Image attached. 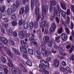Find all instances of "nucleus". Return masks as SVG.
<instances>
[{
  "mask_svg": "<svg viewBox=\"0 0 74 74\" xmlns=\"http://www.w3.org/2000/svg\"><path fill=\"white\" fill-rule=\"evenodd\" d=\"M48 5L44 6V5H42V12L41 16H40V18H41L42 20H43L44 19V14H46L47 12L48 11Z\"/></svg>",
  "mask_w": 74,
  "mask_h": 74,
  "instance_id": "obj_1",
  "label": "nucleus"
},
{
  "mask_svg": "<svg viewBox=\"0 0 74 74\" xmlns=\"http://www.w3.org/2000/svg\"><path fill=\"white\" fill-rule=\"evenodd\" d=\"M40 62L41 63L45 65V66H44L42 64H40L39 67L40 68H41V69L45 70V69H47L46 67H49V64L48 62H46L45 61L41 60L40 61Z\"/></svg>",
  "mask_w": 74,
  "mask_h": 74,
  "instance_id": "obj_2",
  "label": "nucleus"
},
{
  "mask_svg": "<svg viewBox=\"0 0 74 74\" xmlns=\"http://www.w3.org/2000/svg\"><path fill=\"white\" fill-rule=\"evenodd\" d=\"M41 49L42 52H44V53H42V55H43L44 57H45V56H47L49 55V51L48 50L47 51L46 50V47L45 45H41Z\"/></svg>",
  "mask_w": 74,
  "mask_h": 74,
  "instance_id": "obj_3",
  "label": "nucleus"
},
{
  "mask_svg": "<svg viewBox=\"0 0 74 74\" xmlns=\"http://www.w3.org/2000/svg\"><path fill=\"white\" fill-rule=\"evenodd\" d=\"M40 9L38 8H36L35 9V14L37 21H40L41 17V14L40 13Z\"/></svg>",
  "mask_w": 74,
  "mask_h": 74,
  "instance_id": "obj_4",
  "label": "nucleus"
},
{
  "mask_svg": "<svg viewBox=\"0 0 74 74\" xmlns=\"http://www.w3.org/2000/svg\"><path fill=\"white\" fill-rule=\"evenodd\" d=\"M29 40L30 41V44H32L33 43L34 45H37V42L35 41V39H34V37H30L29 38Z\"/></svg>",
  "mask_w": 74,
  "mask_h": 74,
  "instance_id": "obj_5",
  "label": "nucleus"
},
{
  "mask_svg": "<svg viewBox=\"0 0 74 74\" xmlns=\"http://www.w3.org/2000/svg\"><path fill=\"white\" fill-rule=\"evenodd\" d=\"M27 32V31L26 30L22 31L20 32L19 35V36L20 38H21V39H23V38H24V37H25V34H24V33H26Z\"/></svg>",
  "mask_w": 74,
  "mask_h": 74,
  "instance_id": "obj_6",
  "label": "nucleus"
},
{
  "mask_svg": "<svg viewBox=\"0 0 74 74\" xmlns=\"http://www.w3.org/2000/svg\"><path fill=\"white\" fill-rule=\"evenodd\" d=\"M20 49L22 53H27V50L23 46L21 47Z\"/></svg>",
  "mask_w": 74,
  "mask_h": 74,
  "instance_id": "obj_7",
  "label": "nucleus"
},
{
  "mask_svg": "<svg viewBox=\"0 0 74 74\" xmlns=\"http://www.w3.org/2000/svg\"><path fill=\"white\" fill-rule=\"evenodd\" d=\"M19 65L21 70L23 71V72H26V68H25V67L23 66L22 64L20 63Z\"/></svg>",
  "mask_w": 74,
  "mask_h": 74,
  "instance_id": "obj_8",
  "label": "nucleus"
},
{
  "mask_svg": "<svg viewBox=\"0 0 74 74\" xmlns=\"http://www.w3.org/2000/svg\"><path fill=\"white\" fill-rule=\"evenodd\" d=\"M53 63L54 66L58 67L59 65V61L58 60L56 59L54 60Z\"/></svg>",
  "mask_w": 74,
  "mask_h": 74,
  "instance_id": "obj_9",
  "label": "nucleus"
},
{
  "mask_svg": "<svg viewBox=\"0 0 74 74\" xmlns=\"http://www.w3.org/2000/svg\"><path fill=\"white\" fill-rule=\"evenodd\" d=\"M63 41H66L67 40V36L65 34H62L61 35Z\"/></svg>",
  "mask_w": 74,
  "mask_h": 74,
  "instance_id": "obj_10",
  "label": "nucleus"
},
{
  "mask_svg": "<svg viewBox=\"0 0 74 74\" xmlns=\"http://www.w3.org/2000/svg\"><path fill=\"white\" fill-rule=\"evenodd\" d=\"M11 71L12 73L16 74V73H17V72H18V71H19V69H16L15 68H13L12 69Z\"/></svg>",
  "mask_w": 74,
  "mask_h": 74,
  "instance_id": "obj_11",
  "label": "nucleus"
},
{
  "mask_svg": "<svg viewBox=\"0 0 74 74\" xmlns=\"http://www.w3.org/2000/svg\"><path fill=\"white\" fill-rule=\"evenodd\" d=\"M37 33L38 36L40 38H42V33L40 29H38Z\"/></svg>",
  "mask_w": 74,
  "mask_h": 74,
  "instance_id": "obj_12",
  "label": "nucleus"
},
{
  "mask_svg": "<svg viewBox=\"0 0 74 74\" xmlns=\"http://www.w3.org/2000/svg\"><path fill=\"white\" fill-rule=\"evenodd\" d=\"M4 48L5 50L6 51L8 55L11 56H13L12 55V54H11V52H10V50H8V49H7L6 47H4Z\"/></svg>",
  "mask_w": 74,
  "mask_h": 74,
  "instance_id": "obj_13",
  "label": "nucleus"
},
{
  "mask_svg": "<svg viewBox=\"0 0 74 74\" xmlns=\"http://www.w3.org/2000/svg\"><path fill=\"white\" fill-rule=\"evenodd\" d=\"M58 50L59 51V52L60 53V54L62 56H64L65 54L64 53H63V47H59L58 48Z\"/></svg>",
  "mask_w": 74,
  "mask_h": 74,
  "instance_id": "obj_14",
  "label": "nucleus"
},
{
  "mask_svg": "<svg viewBox=\"0 0 74 74\" xmlns=\"http://www.w3.org/2000/svg\"><path fill=\"white\" fill-rule=\"evenodd\" d=\"M11 19V20L13 21H17L16 16L14 14H13L12 15Z\"/></svg>",
  "mask_w": 74,
  "mask_h": 74,
  "instance_id": "obj_15",
  "label": "nucleus"
},
{
  "mask_svg": "<svg viewBox=\"0 0 74 74\" xmlns=\"http://www.w3.org/2000/svg\"><path fill=\"white\" fill-rule=\"evenodd\" d=\"M47 22L46 21H43L40 24V26L41 27H44L45 26L46 24H47Z\"/></svg>",
  "mask_w": 74,
  "mask_h": 74,
  "instance_id": "obj_16",
  "label": "nucleus"
},
{
  "mask_svg": "<svg viewBox=\"0 0 74 74\" xmlns=\"http://www.w3.org/2000/svg\"><path fill=\"white\" fill-rule=\"evenodd\" d=\"M44 41L45 42H48L49 41V38L47 36H45L44 38Z\"/></svg>",
  "mask_w": 74,
  "mask_h": 74,
  "instance_id": "obj_17",
  "label": "nucleus"
},
{
  "mask_svg": "<svg viewBox=\"0 0 74 74\" xmlns=\"http://www.w3.org/2000/svg\"><path fill=\"white\" fill-rule=\"evenodd\" d=\"M54 10L56 13V14L57 15V16H60L61 14V11H58V10H56L55 9H54Z\"/></svg>",
  "mask_w": 74,
  "mask_h": 74,
  "instance_id": "obj_18",
  "label": "nucleus"
},
{
  "mask_svg": "<svg viewBox=\"0 0 74 74\" xmlns=\"http://www.w3.org/2000/svg\"><path fill=\"white\" fill-rule=\"evenodd\" d=\"M61 7L63 10H67V6H66V5H65V4L61 3Z\"/></svg>",
  "mask_w": 74,
  "mask_h": 74,
  "instance_id": "obj_19",
  "label": "nucleus"
},
{
  "mask_svg": "<svg viewBox=\"0 0 74 74\" xmlns=\"http://www.w3.org/2000/svg\"><path fill=\"white\" fill-rule=\"evenodd\" d=\"M12 29L11 28L8 29L7 30V33H8V35L9 36H10L12 34Z\"/></svg>",
  "mask_w": 74,
  "mask_h": 74,
  "instance_id": "obj_20",
  "label": "nucleus"
},
{
  "mask_svg": "<svg viewBox=\"0 0 74 74\" xmlns=\"http://www.w3.org/2000/svg\"><path fill=\"white\" fill-rule=\"evenodd\" d=\"M60 36L56 37L55 38V41L59 43L60 42Z\"/></svg>",
  "mask_w": 74,
  "mask_h": 74,
  "instance_id": "obj_21",
  "label": "nucleus"
},
{
  "mask_svg": "<svg viewBox=\"0 0 74 74\" xmlns=\"http://www.w3.org/2000/svg\"><path fill=\"white\" fill-rule=\"evenodd\" d=\"M29 24L28 22H26L24 24V29H27L29 27Z\"/></svg>",
  "mask_w": 74,
  "mask_h": 74,
  "instance_id": "obj_22",
  "label": "nucleus"
},
{
  "mask_svg": "<svg viewBox=\"0 0 74 74\" xmlns=\"http://www.w3.org/2000/svg\"><path fill=\"white\" fill-rule=\"evenodd\" d=\"M26 64L27 65H28V66H32V62H31V61L29 60H28L26 62Z\"/></svg>",
  "mask_w": 74,
  "mask_h": 74,
  "instance_id": "obj_23",
  "label": "nucleus"
},
{
  "mask_svg": "<svg viewBox=\"0 0 74 74\" xmlns=\"http://www.w3.org/2000/svg\"><path fill=\"white\" fill-rule=\"evenodd\" d=\"M16 6L15 4H13L12 6V10L13 11H15L16 10Z\"/></svg>",
  "mask_w": 74,
  "mask_h": 74,
  "instance_id": "obj_24",
  "label": "nucleus"
},
{
  "mask_svg": "<svg viewBox=\"0 0 74 74\" xmlns=\"http://www.w3.org/2000/svg\"><path fill=\"white\" fill-rule=\"evenodd\" d=\"M57 9H56V8H54V9H56V10H57L58 11H61L62 12L63 10H62V9L60 7L59 5H57Z\"/></svg>",
  "mask_w": 74,
  "mask_h": 74,
  "instance_id": "obj_25",
  "label": "nucleus"
},
{
  "mask_svg": "<svg viewBox=\"0 0 74 74\" xmlns=\"http://www.w3.org/2000/svg\"><path fill=\"white\" fill-rule=\"evenodd\" d=\"M21 44L23 47H24V48H26V46H27V43H26L24 42H23V41H21Z\"/></svg>",
  "mask_w": 74,
  "mask_h": 74,
  "instance_id": "obj_26",
  "label": "nucleus"
},
{
  "mask_svg": "<svg viewBox=\"0 0 74 74\" xmlns=\"http://www.w3.org/2000/svg\"><path fill=\"white\" fill-rule=\"evenodd\" d=\"M61 14L63 18H66V13L63 10L61 12Z\"/></svg>",
  "mask_w": 74,
  "mask_h": 74,
  "instance_id": "obj_27",
  "label": "nucleus"
},
{
  "mask_svg": "<svg viewBox=\"0 0 74 74\" xmlns=\"http://www.w3.org/2000/svg\"><path fill=\"white\" fill-rule=\"evenodd\" d=\"M1 60L3 63H6V59H5V58L2 57L1 58Z\"/></svg>",
  "mask_w": 74,
  "mask_h": 74,
  "instance_id": "obj_28",
  "label": "nucleus"
},
{
  "mask_svg": "<svg viewBox=\"0 0 74 74\" xmlns=\"http://www.w3.org/2000/svg\"><path fill=\"white\" fill-rule=\"evenodd\" d=\"M12 10L11 8H8V9L7 12L9 15H11L12 14Z\"/></svg>",
  "mask_w": 74,
  "mask_h": 74,
  "instance_id": "obj_29",
  "label": "nucleus"
},
{
  "mask_svg": "<svg viewBox=\"0 0 74 74\" xmlns=\"http://www.w3.org/2000/svg\"><path fill=\"white\" fill-rule=\"evenodd\" d=\"M24 12L25 9H24V8H22L20 11L19 13L20 14H23L24 13Z\"/></svg>",
  "mask_w": 74,
  "mask_h": 74,
  "instance_id": "obj_30",
  "label": "nucleus"
},
{
  "mask_svg": "<svg viewBox=\"0 0 74 74\" xmlns=\"http://www.w3.org/2000/svg\"><path fill=\"white\" fill-rule=\"evenodd\" d=\"M29 26L30 29H32L33 28V26H34V23L33 22H32L30 23Z\"/></svg>",
  "mask_w": 74,
  "mask_h": 74,
  "instance_id": "obj_31",
  "label": "nucleus"
},
{
  "mask_svg": "<svg viewBox=\"0 0 74 74\" xmlns=\"http://www.w3.org/2000/svg\"><path fill=\"white\" fill-rule=\"evenodd\" d=\"M7 65L8 66H9V67H13L14 66V65L12 64V62H8L7 63Z\"/></svg>",
  "mask_w": 74,
  "mask_h": 74,
  "instance_id": "obj_32",
  "label": "nucleus"
},
{
  "mask_svg": "<svg viewBox=\"0 0 74 74\" xmlns=\"http://www.w3.org/2000/svg\"><path fill=\"white\" fill-rule=\"evenodd\" d=\"M50 3L52 5L54 6L56 5V1H50Z\"/></svg>",
  "mask_w": 74,
  "mask_h": 74,
  "instance_id": "obj_33",
  "label": "nucleus"
},
{
  "mask_svg": "<svg viewBox=\"0 0 74 74\" xmlns=\"http://www.w3.org/2000/svg\"><path fill=\"white\" fill-rule=\"evenodd\" d=\"M10 45H14V42L11 40H10L8 42Z\"/></svg>",
  "mask_w": 74,
  "mask_h": 74,
  "instance_id": "obj_34",
  "label": "nucleus"
},
{
  "mask_svg": "<svg viewBox=\"0 0 74 74\" xmlns=\"http://www.w3.org/2000/svg\"><path fill=\"white\" fill-rule=\"evenodd\" d=\"M56 28L54 27H51V29L50 30L49 32L50 33H52V32H54L55 30V29Z\"/></svg>",
  "mask_w": 74,
  "mask_h": 74,
  "instance_id": "obj_35",
  "label": "nucleus"
},
{
  "mask_svg": "<svg viewBox=\"0 0 74 74\" xmlns=\"http://www.w3.org/2000/svg\"><path fill=\"white\" fill-rule=\"evenodd\" d=\"M5 10V6H2L1 8L0 7V11H1V12H3Z\"/></svg>",
  "mask_w": 74,
  "mask_h": 74,
  "instance_id": "obj_36",
  "label": "nucleus"
},
{
  "mask_svg": "<svg viewBox=\"0 0 74 74\" xmlns=\"http://www.w3.org/2000/svg\"><path fill=\"white\" fill-rule=\"evenodd\" d=\"M2 42L5 44H6L7 43H8V41L7 39L5 38L3 39V40L2 41Z\"/></svg>",
  "mask_w": 74,
  "mask_h": 74,
  "instance_id": "obj_37",
  "label": "nucleus"
},
{
  "mask_svg": "<svg viewBox=\"0 0 74 74\" xmlns=\"http://www.w3.org/2000/svg\"><path fill=\"white\" fill-rule=\"evenodd\" d=\"M66 70L68 71V72H69V73H71V69H70V68L69 67H66Z\"/></svg>",
  "mask_w": 74,
  "mask_h": 74,
  "instance_id": "obj_38",
  "label": "nucleus"
},
{
  "mask_svg": "<svg viewBox=\"0 0 74 74\" xmlns=\"http://www.w3.org/2000/svg\"><path fill=\"white\" fill-rule=\"evenodd\" d=\"M55 14L54 13H53L51 16V20H53V19H55Z\"/></svg>",
  "mask_w": 74,
  "mask_h": 74,
  "instance_id": "obj_39",
  "label": "nucleus"
},
{
  "mask_svg": "<svg viewBox=\"0 0 74 74\" xmlns=\"http://www.w3.org/2000/svg\"><path fill=\"white\" fill-rule=\"evenodd\" d=\"M17 22L16 21H13L12 22V25L13 26H16L17 25Z\"/></svg>",
  "mask_w": 74,
  "mask_h": 74,
  "instance_id": "obj_40",
  "label": "nucleus"
},
{
  "mask_svg": "<svg viewBox=\"0 0 74 74\" xmlns=\"http://www.w3.org/2000/svg\"><path fill=\"white\" fill-rule=\"evenodd\" d=\"M63 31V28L62 27H61L60 28V29L58 31V34H61L62 33V31Z\"/></svg>",
  "mask_w": 74,
  "mask_h": 74,
  "instance_id": "obj_41",
  "label": "nucleus"
},
{
  "mask_svg": "<svg viewBox=\"0 0 74 74\" xmlns=\"http://www.w3.org/2000/svg\"><path fill=\"white\" fill-rule=\"evenodd\" d=\"M29 11V7L28 6H27L25 7V12H27Z\"/></svg>",
  "mask_w": 74,
  "mask_h": 74,
  "instance_id": "obj_42",
  "label": "nucleus"
},
{
  "mask_svg": "<svg viewBox=\"0 0 74 74\" xmlns=\"http://www.w3.org/2000/svg\"><path fill=\"white\" fill-rule=\"evenodd\" d=\"M31 7L32 8H34V4L33 3V0H32L31 3Z\"/></svg>",
  "mask_w": 74,
  "mask_h": 74,
  "instance_id": "obj_43",
  "label": "nucleus"
},
{
  "mask_svg": "<svg viewBox=\"0 0 74 74\" xmlns=\"http://www.w3.org/2000/svg\"><path fill=\"white\" fill-rule=\"evenodd\" d=\"M30 36V34L29 33L26 34L25 35V38H29Z\"/></svg>",
  "mask_w": 74,
  "mask_h": 74,
  "instance_id": "obj_44",
  "label": "nucleus"
},
{
  "mask_svg": "<svg viewBox=\"0 0 74 74\" xmlns=\"http://www.w3.org/2000/svg\"><path fill=\"white\" fill-rule=\"evenodd\" d=\"M21 3L22 2L21 1H16V5L17 6H19V5H21Z\"/></svg>",
  "mask_w": 74,
  "mask_h": 74,
  "instance_id": "obj_45",
  "label": "nucleus"
},
{
  "mask_svg": "<svg viewBox=\"0 0 74 74\" xmlns=\"http://www.w3.org/2000/svg\"><path fill=\"white\" fill-rule=\"evenodd\" d=\"M28 52L31 55H32L33 53V51L32 49H28Z\"/></svg>",
  "mask_w": 74,
  "mask_h": 74,
  "instance_id": "obj_46",
  "label": "nucleus"
},
{
  "mask_svg": "<svg viewBox=\"0 0 74 74\" xmlns=\"http://www.w3.org/2000/svg\"><path fill=\"white\" fill-rule=\"evenodd\" d=\"M0 28L1 29V32L4 33V28H3V27L0 24Z\"/></svg>",
  "mask_w": 74,
  "mask_h": 74,
  "instance_id": "obj_47",
  "label": "nucleus"
},
{
  "mask_svg": "<svg viewBox=\"0 0 74 74\" xmlns=\"http://www.w3.org/2000/svg\"><path fill=\"white\" fill-rule=\"evenodd\" d=\"M13 36L14 37H17L18 36V34H17V32L16 31H14L13 33Z\"/></svg>",
  "mask_w": 74,
  "mask_h": 74,
  "instance_id": "obj_48",
  "label": "nucleus"
},
{
  "mask_svg": "<svg viewBox=\"0 0 74 74\" xmlns=\"http://www.w3.org/2000/svg\"><path fill=\"white\" fill-rule=\"evenodd\" d=\"M52 60V58L51 57H48L46 59V61L47 62H50Z\"/></svg>",
  "mask_w": 74,
  "mask_h": 74,
  "instance_id": "obj_49",
  "label": "nucleus"
},
{
  "mask_svg": "<svg viewBox=\"0 0 74 74\" xmlns=\"http://www.w3.org/2000/svg\"><path fill=\"white\" fill-rule=\"evenodd\" d=\"M70 60H74V55L72 54L70 57Z\"/></svg>",
  "mask_w": 74,
  "mask_h": 74,
  "instance_id": "obj_50",
  "label": "nucleus"
},
{
  "mask_svg": "<svg viewBox=\"0 0 74 74\" xmlns=\"http://www.w3.org/2000/svg\"><path fill=\"white\" fill-rule=\"evenodd\" d=\"M3 48H4V45L2 43L0 42V49H3Z\"/></svg>",
  "mask_w": 74,
  "mask_h": 74,
  "instance_id": "obj_51",
  "label": "nucleus"
},
{
  "mask_svg": "<svg viewBox=\"0 0 74 74\" xmlns=\"http://www.w3.org/2000/svg\"><path fill=\"white\" fill-rule=\"evenodd\" d=\"M65 30L66 32V33L67 34H69L70 33V30L67 27H66L65 28Z\"/></svg>",
  "mask_w": 74,
  "mask_h": 74,
  "instance_id": "obj_52",
  "label": "nucleus"
},
{
  "mask_svg": "<svg viewBox=\"0 0 74 74\" xmlns=\"http://www.w3.org/2000/svg\"><path fill=\"white\" fill-rule=\"evenodd\" d=\"M52 42H53L51 41L49 42L48 43V45L49 46V47H52Z\"/></svg>",
  "mask_w": 74,
  "mask_h": 74,
  "instance_id": "obj_53",
  "label": "nucleus"
},
{
  "mask_svg": "<svg viewBox=\"0 0 74 74\" xmlns=\"http://www.w3.org/2000/svg\"><path fill=\"white\" fill-rule=\"evenodd\" d=\"M15 54L16 55H20V52H19V50L17 49L16 51H15V52H14Z\"/></svg>",
  "mask_w": 74,
  "mask_h": 74,
  "instance_id": "obj_54",
  "label": "nucleus"
},
{
  "mask_svg": "<svg viewBox=\"0 0 74 74\" xmlns=\"http://www.w3.org/2000/svg\"><path fill=\"white\" fill-rule=\"evenodd\" d=\"M56 21L57 23H59L60 22V19L57 17H56Z\"/></svg>",
  "mask_w": 74,
  "mask_h": 74,
  "instance_id": "obj_55",
  "label": "nucleus"
},
{
  "mask_svg": "<svg viewBox=\"0 0 74 74\" xmlns=\"http://www.w3.org/2000/svg\"><path fill=\"white\" fill-rule=\"evenodd\" d=\"M67 23L68 24L70 23V17L67 16L66 18Z\"/></svg>",
  "mask_w": 74,
  "mask_h": 74,
  "instance_id": "obj_56",
  "label": "nucleus"
},
{
  "mask_svg": "<svg viewBox=\"0 0 74 74\" xmlns=\"http://www.w3.org/2000/svg\"><path fill=\"white\" fill-rule=\"evenodd\" d=\"M49 11L50 12H52L53 11V7L52 6L50 7Z\"/></svg>",
  "mask_w": 74,
  "mask_h": 74,
  "instance_id": "obj_57",
  "label": "nucleus"
},
{
  "mask_svg": "<svg viewBox=\"0 0 74 74\" xmlns=\"http://www.w3.org/2000/svg\"><path fill=\"white\" fill-rule=\"evenodd\" d=\"M73 49L74 46H72L71 49L70 50H69V52H70V53H72V52H73Z\"/></svg>",
  "mask_w": 74,
  "mask_h": 74,
  "instance_id": "obj_58",
  "label": "nucleus"
},
{
  "mask_svg": "<svg viewBox=\"0 0 74 74\" xmlns=\"http://www.w3.org/2000/svg\"><path fill=\"white\" fill-rule=\"evenodd\" d=\"M62 65L64 66H66V65H67V64H66V62H65L64 61L62 62Z\"/></svg>",
  "mask_w": 74,
  "mask_h": 74,
  "instance_id": "obj_59",
  "label": "nucleus"
},
{
  "mask_svg": "<svg viewBox=\"0 0 74 74\" xmlns=\"http://www.w3.org/2000/svg\"><path fill=\"white\" fill-rule=\"evenodd\" d=\"M5 38L2 37H0V41H1V42H2L4 40V39Z\"/></svg>",
  "mask_w": 74,
  "mask_h": 74,
  "instance_id": "obj_60",
  "label": "nucleus"
},
{
  "mask_svg": "<svg viewBox=\"0 0 74 74\" xmlns=\"http://www.w3.org/2000/svg\"><path fill=\"white\" fill-rule=\"evenodd\" d=\"M70 10L69 9H67V15H69L70 14Z\"/></svg>",
  "mask_w": 74,
  "mask_h": 74,
  "instance_id": "obj_61",
  "label": "nucleus"
},
{
  "mask_svg": "<svg viewBox=\"0 0 74 74\" xmlns=\"http://www.w3.org/2000/svg\"><path fill=\"white\" fill-rule=\"evenodd\" d=\"M51 27H55V28H56V24H55V23H53L52 24Z\"/></svg>",
  "mask_w": 74,
  "mask_h": 74,
  "instance_id": "obj_62",
  "label": "nucleus"
},
{
  "mask_svg": "<svg viewBox=\"0 0 74 74\" xmlns=\"http://www.w3.org/2000/svg\"><path fill=\"white\" fill-rule=\"evenodd\" d=\"M60 71H63V72H64V68H63V67H61L60 68Z\"/></svg>",
  "mask_w": 74,
  "mask_h": 74,
  "instance_id": "obj_63",
  "label": "nucleus"
},
{
  "mask_svg": "<svg viewBox=\"0 0 74 74\" xmlns=\"http://www.w3.org/2000/svg\"><path fill=\"white\" fill-rule=\"evenodd\" d=\"M44 73L45 74H49V72L47 70H44Z\"/></svg>",
  "mask_w": 74,
  "mask_h": 74,
  "instance_id": "obj_64",
  "label": "nucleus"
}]
</instances>
